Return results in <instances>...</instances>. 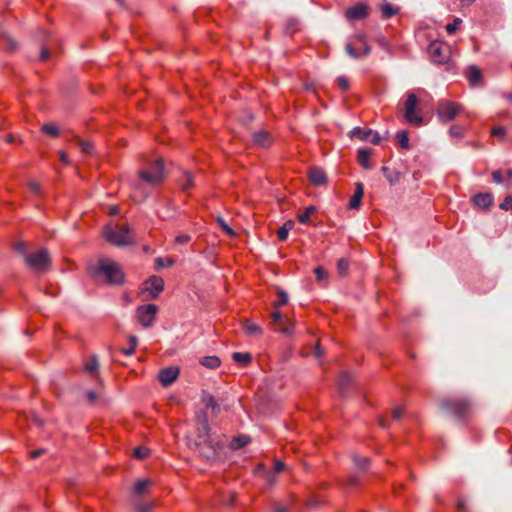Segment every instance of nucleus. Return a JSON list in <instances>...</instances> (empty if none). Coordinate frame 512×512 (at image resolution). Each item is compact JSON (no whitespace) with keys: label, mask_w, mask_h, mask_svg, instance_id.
Masks as SVG:
<instances>
[{"label":"nucleus","mask_w":512,"mask_h":512,"mask_svg":"<svg viewBox=\"0 0 512 512\" xmlns=\"http://www.w3.org/2000/svg\"><path fill=\"white\" fill-rule=\"evenodd\" d=\"M442 408L448 410L455 416L464 417L470 409V401L466 398H446L441 403Z\"/></svg>","instance_id":"obj_7"},{"label":"nucleus","mask_w":512,"mask_h":512,"mask_svg":"<svg viewBox=\"0 0 512 512\" xmlns=\"http://www.w3.org/2000/svg\"><path fill=\"white\" fill-rule=\"evenodd\" d=\"M98 366H99V364H98L97 358L92 357L88 362H86L85 370L90 374H94L97 372Z\"/></svg>","instance_id":"obj_37"},{"label":"nucleus","mask_w":512,"mask_h":512,"mask_svg":"<svg viewBox=\"0 0 512 512\" xmlns=\"http://www.w3.org/2000/svg\"><path fill=\"white\" fill-rule=\"evenodd\" d=\"M41 131L44 132L45 134L50 135L51 137H54V138H56L60 135L59 128L54 124H44L41 127Z\"/></svg>","instance_id":"obj_30"},{"label":"nucleus","mask_w":512,"mask_h":512,"mask_svg":"<svg viewBox=\"0 0 512 512\" xmlns=\"http://www.w3.org/2000/svg\"><path fill=\"white\" fill-rule=\"evenodd\" d=\"M380 12L383 19H389L398 14L399 9L390 3H385L380 6Z\"/></svg>","instance_id":"obj_24"},{"label":"nucleus","mask_w":512,"mask_h":512,"mask_svg":"<svg viewBox=\"0 0 512 512\" xmlns=\"http://www.w3.org/2000/svg\"><path fill=\"white\" fill-rule=\"evenodd\" d=\"M173 264H174V261L172 259L164 260L161 257H158L156 259V266H157V268H161V267H165V266L166 267H171Z\"/></svg>","instance_id":"obj_45"},{"label":"nucleus","mask_w":512,"mask_h":512,"mask_svg":"<svg viewBox=\"0 0 512 512\" xmlns=\"http://www.w3.org/2000/svg\"><path fill=\"white\" fill-rule=\"evenodd\" d=\"M139 178L150 185H157L164 179V166L162 159L158 158L147 168L139 171Z\"/></svg>","instance_id":"obj_6"},{"label":"nucleus","mask_w":512,"mask_h":512,"mask_svg":"<svg viewBox=\"0 0 512 512\" xmlns=\"http://www.w3.org/2000/svg\"><path fill=\"white\" fill-rule=\"evenodd\" d=\"M354 40L358 47H355L353 44L346 45V52L353 58H359L362 56H366L371 52V47L368 45L366 41V36L364 34H357L354 37Z\"/></svg>","instance_id":"obj_11"},{"label":"nucleus","mask_w":512,"mask_h":512,"mask_svg":"<svg viewBox=\"0 0 512 512\" xmlns=\"http://www.w3.org/2000/svg\"><path fill=\"white\" fill-rule=\"evenodd\" d=\"M316 211V208L314 206H308L306 207L305 211L303 213L298 214L297 219L302 224H307L310 221V217L312 214H314Z\"/></svg>","instance_id":"obj_29"},{"label":"nucleus","mask_w":512,"mask_h":512,"mask_svg":"<svg viewBox=\"0 0 512 512\" xmlns=\"http://www.w3.org/2000/svg\"><path fill=\"white\" fill-rule=\"evenodd\" d=\"M272 322L276 325L281 326L282 331L286 334L291 333L292 328L290 327V322L288 319H284L282 314L279 311H274L271 315Z\"/></svg>","instance_id":"obj_21"},{"label":"nucleus","mask_w":512,"mask_h":512,"mask_svg":"<svg viewBox=\"0 0 512 512\" xmlns=\"http://www.w3.org/2000/svg\"><path fill=\"white\" fill-rule=\"evenodd\" d=\"M195 444L199 452L206 459H214L217 456V449L219 448V444L213 442L210 438L208 425L206 423L202 425L201 433L199 434L198 440Z\"/></svg>","instance_id":"obj_4"},{"label":"nucleus","mask_w":512,"mask_h":512,"mask_svg":"<svg viewBox=\"0 0 512 512\" xmlns=\"http://www.w3.org/2000/svg\"><path fill=\"white\" fill-rule=\"evenodd\" d=\"M135 349L136 348L129 346L128 348L121 349V351H122L123 354H125L127 356H130V355L134 354Z\"/></svg>","instance_id":"obj_61"},{"label":"nucleus","mask_w":512,"mask_h":512,"mask_svg":"<svg viewBox=\"0 0 512 512\" xmlns=\"http://www.w3.org/2000/svg\"><path fill=\"white\" fill-rule=\"evenodd\" d=\"M314 354L316 357H322L323 354H324V350L322 349V347L320 346L319 343L316 344L315 346V351H314Z\"/></svg>","instance_id":"obj_59"},{"label":"nucleus","mask_w":512,"mask_h":512,"mask_svg":"<svg viewBox=\"0 0 512 512\" xmlns=\"http://www.w3.org/2000/svg\"><path fill=\"white\" fill-rule=\"evenodd\" d=\"M178 375L179 369L177 367L171 366L161 369L159 371L158 379L164 387H167L178 378Z\"/></svg>","instance_id":"obj_14"},{"label":"nucleus","mask_w":512,"mask_h":512,"mask_svg":"<svg viewBox=\"0 0 512 512\" xmlns=\"http://www.w3.org/2000/svg\"><path fill=\"white\" fill-rule=\"evenodd\" d=\"M399 146L403 149L409 148V137L407 131H400L396 135Z\"/></svg>","instance_id":"obj_31"},{"label":"nucleus","mask_w":512,"mask_h":512,"mask_svg":"<svg viewBox=\"0 0 512 512\" xmlns=\"http://www.w3.org/2000/svg\"><path fill=\"white\" fill-rule=\"evenodd\" d=\"M90 272L96 278L103 277L107 284L121 285L124 282V273L121 267L107 259H100L96 266L90 268Z\"/></svg>","instance_id":"obj_1"},{"label":"nucleus","mask_w":512,"mask_h":512,"mask_svg":"<svg viewBox=\"0 0 512 512\" xmlns=\"http://www.w3.org/2000/svg\"><path fill=\"white\" fill-rule=\"evenodd\" d=\"M252 140L256 146L264 149L269 148L274 143V137L264 129L254 131L252 133Z\"/></svg>","instance_id":"obj_13"},{"label":"nucleus","mask_w":512,"mask_h":512,"mask_svg":"<svg viewBox=\"0 0 512 512\" xmlns=\"http://www.w3.org/2000/svg\"><path fill=\"white\" fill-rule=\"evenodd\" d=\"M345 16L348 20H360L368 16V7L366 4L358 3L347 8Z\"/></svg>","instance_id":"obj_15"},{"label":"nucleus","mask_w":512,"mask_h":512,"mask_svg":"<svg viewBox=\"0 0 512 512\" xmlns=\"http://www.w3.org/2000/svg\"><path fill=\"white\" fill-rule=\"evenodd\" d=\"M403 413H404L403 407H396L392 411V417L394 420H399L402 417Z\"/></svg>","instance_id":"obj_50"},{"label":"nucleus","mask_w":512,"mask_h":512,"mask_svg":"<svg viewBox=\"0 0 512 512\" xmlns=\"http://www.w3.org/2000/svg\"><path fill=\"white\" fill-rule=\"evenodd\" d=\"M337 85L341 91L345 92L349 89V80L345 76H339L337 78Z\"/></svg>","instance_id":"obj_40"},{"label":"nucleus","mask_w":512,"mask_h":512,"mask_svg":"<svg viewBox=\"0 0 512 512\" xmlns=\"http://www.w3.org/2000/svg\"><path fill=\"white\" fill-rule=\"evenodd\" d=\"M309 181L314 185H323L327 182L325 172L318 167L310 168L308 172Z\"/></svg>","instance_id":"obj_18"},{"label":"nucleus","mask_w":512,"mask_h":512,"mask_svg":"<svg viewBox=\"0 0 512 512\" xmlns=\"http://www.w3.org/2000/svg\"><path fill=\"white\" fill-rule=\"evenodd\" d=\"M314 274L318 281H322L327 278V272L321 266L314 269Z\"/></svg>","instance_id":"obj_44"},{"label":"nucleus","mask_w":512,"mask_h":512,"mask_svg":"<svg viewBox=\"0 0 512 512\" xmlns=\"http://www.w3.org/2000/svg\"><path fill=\"white\" fill-rule=\"evenodd\" d=\"M25 262L31 269L39 273L48 271L51 266V258L47 249L26 254Z\"/></svg>","instance_id":"obj_5"},{"label":"nucleus","mask_w":512,"mask_h":512,"mask_svg":"<svg viewBox=\"0 0 512 512\" xmlns=\"http://www.w3.org/2000/svg\"><path fill=\"white\" fill-rule=\"evenodd\" d=\"M283 469H284V463L279 460H276L274 463V470L276 472H281Z\"/></svg>","instance_id":"obj_60"},{"label":"nucleus","mask_w":512,"mask_h":512,"mask_svg":"<svg viewBox=\"0 0 512 512\" xmlns=\"http://www.w3.org/2000/svg\"><path fill=\"white\" fill-rule=\"evenodd\" d=\"M176 182L183 192H188L194 187L193 176L188 171H183Z\"/></svg>","instance_id":"obj_19"},{"label":"nucleus","mask_w":512,"mask_h":512,"mask_svg":"<svg viewBox=\"0 0 512 512\" xmlns=\"http://www.w3.org/2000/svg\"><path fill=\"white\" fill-rule=\"evenodd\" d=\"M232 359L242 366H247L251 363L252 356L250 353L235 352L232 355Z\"/></svg>","instance_id":"obj_27"},{"label":"nucleus","mask_w":512,"mask_h":512,"mask_svg":"<svg viewBox=\"0 0 512 512\" xmlns=\"http://www.w3.org/2000/svg\"><path fill=\"white\" fill-rule=\"evenodd\" d=\"M372 144L378 145L381 142V137L377 132L373 131V134L369 137V140Z\"/></svg>","instance_id":"obj_55"},{"label":"nucleus","mask_w":512,"mask_h":512,"mask_svg":"<svg viewBox=\"0 0 512 512\" xmlns=\"http://www.w3.org/2000/svg\"><path fill=\"white\" fill-rule=\"evenodd\" d=\"M354 462L357 465V467L360 468V469H366L368 467V464H369L368 458H366V457H359V456H355L354 457Z\"/></svg>","instance_id":"obj_43"},{"label":"nucleus","mask_w":512,"mask_h":512,"mask_svg":"<svg viewBox=\"0 0 512 512\" xmlns=\"http://www.w3.org/2000/svg\"><path fill=\"white\" fill-rule=\"evenodd\" d=\"M103 235L115 246H128L134 243L132 231L127 224L117 225L115 228L108 226L104 229Z\"/></svg>","instance_id":"obj_2"},{"label":"nucleus","mask_w":512,"mask_h":512,"mask_svg":"<svg viewBox=\"0 0 512 512\" xmlns=\"http://www.w3.org/2000/svg\"><path fill=\"white\" fill-rule=\"evenodd\" d=\"M249 442H250L249 437L241 436V437H235L232 440L231 445L234 449H239V448L246 446Z\"/></svg>","instance_id":"obj_33"},{"label":"nucleus","mask_w":512,"mask_h":512,"mask_svg":"<svg viewBox=\"0 0 512 512\" xmlns=\"http://www.w3.org/2000/svg\"><path fill=\"white\" fill-rule=\"evenodd\" d=\"M349 269V262L347 259L345 258H341L338 260L337 262V270H338V273L339 275L341 276H345L347 271Z\"/></svg>","instance_id":"obj_35"},{"label":"nucleus","mask_w":512,"mask_h":512,"mask_svg":"<svg viewBox=\"0 0 512 512\" xmlns=\"http://www.w3.org/2000/svg\"><path fill=\"white\" fill-rule=\"evenodd\" d=\"M44 453H45L44 449L34 450V451L30 452V458L36 459V458L40 457L41 455H43Z\"/></svg>","instance_id":"obj_58"},{"label":"nucleus","mask_w":512,"mask_h":512,"mask_svg":"<svg viewBox=\"0 0 512 512\" xmlns=\"http://www.w3.org/2000/svg\"><path fill=\"white\" fill-rule=\"evenodd\" d=\"M418 105L419 100L417 96L412 92H408L404 102V117L409 124L414 126H421L424 123Z\"/></svg>","instance_id":"obj_3"},{"label":"nucleus","mask_w":512,"mask_h":512,"mask_svg":"<svg viewBox=\"0 0 512 512\" xmlns=\"http://www.w3.org/2000/svg\"><path fill=\"white\" fill-rule=\"evenodd\" d=\"M206 407L211 408L214 410L217 407V402L213 396H209L206 400Z\"/></svg>","instance_id":"obj_53"},{"label":"nucleus","mask_w":512,"mask_h":512,"mask_svg":"<svg viewBox=\"0 0 512 512\" xmlns=\"http://www.w3.org/2000/svg\"><path fill=\"white\" fill-rule=\"evenodd\" d=\"M49 56H50L49 50L47 48L43 47L41 49L40 60L47 61L49 59Z\"/></svg>","instance_id":"obj_57"},{"label":"nucleus","mask_w":512,"mask_h":512,"mask_svg":"<svg viewBox=\"0 0 512 512\" xmlns=\"http://www.w3.org/2000/svg\"><path fill=\"white\" fill-rule=\"evenodd\" d=\"M492 179L497 184H502L506 182L505 174L501 170H495L491 174Z\"/></svg>","instance_id":"obj_38"},{"label":"nucleus","mask_w":512,"mask_h":512,"mask_svg":"<svg viewBox=\"0 0 512 512\" xmlns=\"http://www.w3.org/2000/svg\"><path fill=\"white\" fill-rule=\"evenodd\" d=\"M476 207L489 209L493 204V195L491 193H478L472 198Z\"/></svg>","instance_id":"obj_16"},{"label":"nucleus","mask_w":512,"mask_h":512,"mask_svg":"<svg viewBox=\"0 0 512 512\" xmlns=\"http://www.w3.org/2000/svg\"><path fill=\"white\" fill-rule=\"evenodd\" d=\"M153 507L154 506L152 503H145L137 505L136 509L138 512H150L153 509Z\"/></svg>","instance_id":"obj_47"},{"label":"nucleus","mask_w":512,"mask_h":512,"mask_svg":"<svg viewBox=\"0 0 512 512\" xmlns=\"http://www.w3.org/2000/svg\"><path fill=\"white\" fill-rule=\"evenodd\" d=\"M466 77L471 86L479 85L482 81V73L480 69L475 65L468 67L466 71Z\"/></svg>","instance_id":"obj_20"},{"label":"nucleus","mask_w":512,"mask_h":512,"mask_svg":"<svg viewBox=\"0 0 512 512\" xmlns=\"http://www.w3.org/2000/svg\"><path fill=\"white\" fill-rule=\"evenodd\" d=\"M158 307L155 304L139 306L136 310L138 322L144 327H151L155 321Z\"/></svg>","instance_id":"obj_9"},{"label":"nucleus","mask_w":512,"mask_h":512,"mask_svg":"<svg viewBox=\"0 0 512 512\" xmlns=\"http://www.w3.org/2000/svg\"><path fill=\"white\" fill-rule=\"evenodd\" d=\"M134 456L143 459L147 456V450L145 448L137 447L134 449Z\"/></svg>","instance_id":"obj_49"},{"label":"nucleus","mask_w":512,"mask_h":512,"mask_svg":"<svg viewBox=\"0 0 512 512\" xmlns=\"http://www.w3.org/2000/svg\"><path fill=\"white\" fill-rule=\"evenodd\" d=\"M277 297H278V299L274 302L275 308H279L288 303V295L284 291L279 290L277 293Z\"/></svg>","instance_id":"obj_36"},{"label":"nucleus","mask_w":512,"mask_h":512,"mask_svg":"<svg viewBox=\"0 0 512 512\" xmlns=\"http://www.w3.org/2000/svg\"><path fill=\"white\" fill-rule=\"evenodd\" d=\"M137 342H138V340H137V337H136V336H130V337H129V343H130V346H131V347L136 348V346H137Z\"/></svg>","instance_id":"obj_63"},{"label":"nucleus","mask_w":512,"mask_h":512,"mask_svg":"<svg viewBox=\"0 0 512 512\" xmlns=\"http://www.w3.org/2000/svg\"><path fill=\"white\" fill-rule=\"evenodd\" d=\"M462 23V20L460 18H455L452 23H448L445 27L446 32L448 34H454L458 28V26Z\"/></svg>","instance_id":"obj_39"},{"label":"nucleus","mask_w":512,"mask_h":512,"mask_svg":"<svg viewBox=\"0 0 512 512\" xmlns=\"http://www.w3.org/2000/svg\"><path fill=\"white\" fill-rule=\"evenodd\" d=\"M28 187L35 194H39L41 191L40 184L36 181L29 182Z\"/></svg>","instance_id":"obj_51"},{"label":"nucleus","mask_w":512,"mask_h":512,"mask_svg":"<svg viewBox=\"0 0 512 512\" xmlns=\"http://www.w3.org/2000/svg\"><path fill=\"white\" fill-rule=\"evenodd\" d=\"M370 155H371L370 150H367V149L358 150V155H357L358 162L365 169H369L371 167L370 162H369Z\"/></svg>","instance_id":"obj_26"},{"label":"nucleus","mask_w":512,"mask_h":512,"mask_svg":"<svg viewBox=\"0 0 512 512\" xmlns=\"http://www.w3.org/2000/svg\"><path fill=\"white\" fill-rule=\"evenodd\" d=\"M505 129L503 127L497 126L492 128L491 134L493 136L503 137L505 135Z\"/></svg>","instance_id":"obj_52"},{"label":"nucleus","mask_w":512,"mask_h":512,"mask_svg":"<svg viewBox=\"0 0 512 512\" xmlns=\"http://www.w3.org/2000/svg\"><path fill=\"white\" fill-rule=\"evenodd\" d=\"M363 195H364V186L362 183L357 182L355 184L354 194L351 196V198L349 200L348 207L350 209H359Z\"/></svg>","instance_id":"obj_17"},{"label":"nucleus","mask_w":512,"mask_h":512,"mask_svg":"<svg viewBox=\"0 0 512 512\" xmlns=\"http://www.w3.org/2000/svg\"><path fill=\"white\" fill-rule=\"evenodd\" d=\"M382 171L391 185L399 181L400 174L398 172L390 173L389 168L383 167Z\"/></svg>","instance_id":"obj_34"},{"label":"nucleus","mask_w":512,"mask_h":512,"mask_svg":"<svg viewBox=\"0 0 512 512\" xmlns=\"http://www.w3.org/2000/svg\"><path fill=\"white\" fill-rule=\"evenodd\" d=\"M428 53L433 62L446 63L449 59V47L441 41H434L428 46Z\"/></svg>","instance_id":"obj_10"},{"label":"nucleus","mask_w":512,"mask_h":512,"mask_svg":"<svg viewBox=\"0 0 512 512\" xmlns=\"http://www.w3.org/2000/svg\"><path fill=\"white\" fill-rule=\"evenodd\" d=\"M6 40H7L8 47H9L11 50L16 49V47H17V43H16L14 40H12V39H10V38H7Z\"/></svg>","instance_id":"obj_62"},{"label":"nucleus","mask_w":512,"mask_h":512,"mask_svg":"<svg viewBox=\"0 0 512 512\" xmlns=\"http://www.w3.org/2000/svg\"><path fill=\"white\" fill-rule=\"evenodd\" d=\"M86 398L90 404H93L97 399V394L96 392L89 390L86 392Z\"/></svg>","instance_id":"obj_54"},{"label":"nucleus","mask_w":512,"mask_h":512,"mask_svg":"<svg viewBox=\"0 0 512 512\" xmlns=\"http://www.w3.org/2000/svg\"><path fill=\"white\" fill-rule=\"evenodd\" d=\"M461 113V105L452 101H441L437 108V115L443 122L452 121L457 115H460Z\"/></svg>","instance_id":"obj_8"},{"label":"nucleus","mask_w":512,"mask_h":512,"mask_svg":"<svg viewBox=\"0 0 512 512\" xmlns=\"http://www.w3.org/2000/svg\"><path fill=\"white\" fill-rule=\"evenodd\" d=\"M222 228L228 235H234V231L228 225L222 223Z\"/></svg>","instance_id":"obj_64"},{"label":"nucleus","mask_w":512,"mask_h":512,"mask_svg":"<svg viewBox=\"0 0 512 512\" xmlns=\"http://www.w3.org/2000/svg\"><path fill=\"white\" fill-rule=\"evenodd\" d=\"M191 236L189 234H181L175 237V243L179 245H185L190 242Z\"/></svg>","instance_id":"obj_46"},{"label":"nucleus","mask_w":512,"mask_h":512,"mask_svg":"<svg viewBox=\"0 0 512 512\" xmlns=\"http://www.w3.org/2000/svg\"><path fill=\"white\" fill-rule=\"evenodd\" d=\"M81 151L85 154H91L93 152V144L89 141H82L80 140L78 142Z\"/></svg>","instance_id":"obj_41"},{"label":"nucleus","mask_w":512,"mask_h":512,"mask_svg":"<svg viewBox=\"0 0 512 512\" xmlns=\"http://www.w3.org/2000/svg\"><path fill=\"white\" fill-rule=\"evenodd\" d=\"M151 485L150 480H140L135 484L134 492L138 495H142L145 493L147 488Z\"/></svg>","instance_id":"obj_32"},{"label":"nucleus","mask_w":512,"mask_h":512,"mask_svg":"<svg viewBox=\"0 0 512 512\" xmlns=\"http://www.w3.org/2000/svg\"><path fill=\"white\" fill-rule=\"evenodd\" d=\"M164 289V280L156 275L149 277L143 283V291L149 294L151 299H156Z\"/></svg>","instance_id":"obj_12"},{"label":"nucleus","mask_w":512,"mask_h":512,"mask_svg":"<svg viewBox=\"0 0 512 512\" xmlns=\"http://www.w3.org/2000/svg\"><path fill=\"white\" fill-rule=\"evenodd\" d=\"M200 363L207 368L215 369L220 366L221 361L217 356H205L200 359Z\"/></svg>","instance_id":"obj_28"},{"label":"nucleus","mask_w":512,"mask_h":512,"mask_svg":"<svg viewBox=\"0 0 512 512\" xmlns=\"http://www.w3.org/2000/svg\"><path fill=\"white\" fill-rule=\"evenodd\" d=\"M294 227L292 220L286 221L277 231V237L280 241H285L288 238L289 231Z\"/></svg>","instance_id":"obj_25"},{"label":"nucleus","mask_w":512,"mask_h":512,"mask_svg":"<svg viewBox=\"0 0 512 512\" xmlns=\"http://www.w3.org/2000/svg\"><path fill=\"white\" fill-rule=\"evenodd\" d=\"M14 248L20 252L21 254H24L26 255V245L24 242H17L15 245H14Z\"/></svg>","instance_id":"obj_56"},{"label":"nucleus","mask_w":512,"mask_h":512,"mask_svg":"<svg viewBox=\"0 0 512 512\" xmlns=\"http://www.w3.org/2000/svg\"><path fill=\"white\" fill-rule=\"evenodd\" d=\"M511 205H512V196H507L503 202L500 204V208L502 210H509L511 208Z\"/></svg>","instance_id":"obj_48"},{"label":"nucleus","mask_w":512,"mask_h":512,"mask_svg":"<svg viewBox=\"0 0 512 512\" xmlns=\"http://www.w3.org/2000/svg\"><path fill=\"white\" fill-rule=\"evenodd\" d=\"M243 330L249 336H259L262 334L261 327L258 324L251 322L249 320L244 321Z\"/></svg>","instance_id":"obj_22"},{"label":"nucleus","mask_w":512,"mask_h":512,"mask_svg":"<svg viewBox=\"0 0 512 512\" xmlns=\"http://www.w3.org/2000/svg\"><path fill=\"white\" fill-rule=\"evenodd\" d=\"M449 133L452 137H462L464 135V128L459 125H453L450 128Z\"/></svg>","instance_id":"obj_42"},{"label":"nucleus","mask_w":512,"mask_h":512,"mask_svg":"<svg viewBox=\"0 0 512 512\" xmlns=\"http://www.w3.org/2000/svg\"><path fill=\"white\" fill-rule=\"evenodd\" d=\"M373 134V130L371 129H362L360 127H355L351 130L350 136L356 137L362 141H368L369 137Z\"/></svg>","instance_id":"obj_23"}]
</instances>
